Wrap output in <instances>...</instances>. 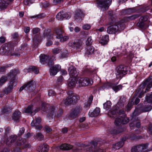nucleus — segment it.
Listing matches in <instances>:
<instances>
[{"instance_id": "obj_1", "label": "nucleus", "mask_w": 152, "mask_h": 152, "mask_svg": "<svg viewBox=\"0 0 152 152\" xmlns=\"http://www.w3.org/2000/svg\"><path fill=\"white\" fill-rule=\"evenodd\" d=\"M14 44L9 42L4 44L2 46V48L0 50V52L2 54H5L8 56H16L19 57L20 54L18 52H14Z\"/></svg>"}, {"instance_id": "obj_2", "label": "nucleus", "mask_w": 152, "mask_h": 152, "mask_svg": "<svg viewBox=\"0 0 152 152\" xmlns=\"http://www.w3.org/2000/svg\"><path fill=\"white\" fill-rule=\"evenodd\" d=\"M115 74L117 77L118 78H121L127 72L126 68L123 65H120L118 66L116 69Z\"/></svg>"}, {"instance_id": "obj_3", "label": "nucleus", "mask_w": 152, "mask_h": 152, "mask_svg": "<svg viewBox=\"0 0 152 152\" xmlns=\"http://www.w3.org/2000/svg\"><path fill=\"white\" fill-rule=\"evenodd\" d=\"M112 2L111 0H97V4L103 11L108 10Z\"/></svg>"}, {"instance_id": "obj_4", "label": "nucleus", "mask_w": 152, "mask_h": 152, "mask_svg": "<svg viewBox=\"0 0 152 152\" xmlns=\"http://www.w3.org/2000/svg\"><path fill=\"white\" fill-rule=\"evenodd\" d=\"M82 110V108L80 106L76 107L72 110L68 115V118L71 119L76 118Z\"/></svg>"}, {"instance_id": "obj_5", "label": "nucleus", "mask_w": 152, "mask_h": 152, "mask_svg": "<svg viewBox=\"0 0 152 152\" xmlns=\"http://www.w3.org/2000/svg\"><path fill=\"white\" fill-rule=\"evenodd\" d=\"M97 143L96 142L92 141L88 143L87 146L88 147L87 151H92L93 152H104V151L101 148L97 149V148L95 147L97 145Z\"/></svg>"}, {"instance_id": "obj_6", "label": "nucleus", "mask_w": 152, "mask_h": 152, "mask_svg": "<svg viewBox=\"0 0 152 152\" xmlns=\"http://www.w3.org/2000/svg\"><path fill=\"white\" fill-rule=\"evenodd\" d=\"M93 83L92 80L88 78H81L78 80V83L80 86H90Z\"/></svg>"}, {"instance_id": "obj_7", "label": "nucleus", "mask_w": 152, "mask_h": 152, "mask_svg": "<svg viewBox=\"0 0 152 152\" xmlns=\"http://www.w3.org/2000/svg\"><path fill=\"white\" fill-rule=\"evenodd\" d=\"M83 44L82 40L80 39H77L70 41L68 43V45L70 47L77 49L80 48Z\"/></svg>"}, {"instance_id": "obj_8", "label": "nucleus", "mask_w": 152, "mask_h": 152, "mask_svg": "<svg viewBox=\"0 0 152 152\" xmlns=\"http://www.w3.org/2000/svg\"><path fill=\"white\" fill-rule=\"evenodd\" d=\"M148 146L147 143L136 145L132 147V152H143L144 150L147 148Z\"/></svg>"}, {"instance_id": "obj_9", "label": "nucleus", "mask_w": 152, "mask_h": 152, "mask_svg": "<svg viewBox=\"0 0 152 152\" xmlns=\"http://www.w3.org/2000/svg\"><path fill=\"white\" fill-rule=\"evenodd\" d=\"M16 85V83L15 81V78L13 77L10 81L8 86L4 90V92L5 93L7 94L11 92L14 87Z\"/></svg>"}, {"instance_id": "obj_10", "label": "nucleus", "mask_w": 152, "mask_h": 152, "mask_svg": "<svg viewBox=\"0 0 152 152\" xmlns=\"http://www.w3.org/2000/svg\"><path fill=\"white\" fill-rule=\"evenodd\" d=\"M152 76H149L143 83L142 86L143 88H145L146 86L147 88L146 89L145 93L148 91V90L152 87Z\"/></svg>"}, {"instance_id": "obj_11", "label": "nucleus", "mask_w": 152, "mask_h": 152, "mask_svg": "<svg viewBox=\"0 0 152 152\" xmlns=\"http://www.w3.org/2000/svg\"><path fill=\"white\" fill-rule=\"evenodd\" d=\"M71 15L61 11L59 12L56 16V18L59 20H62L64 19H67L70 18Z\"/></svg>"}, {"instance_id": "obj_12", "label": "nucleus", "mask_w": 152, "mask_h": 152, "mask_svg": "<svg viewBox=\"0 0 152 152\" xmlns=\"http://www.w3.org/2000/svg\"><path fill=\"white\" fill-rule=\"evenodd\" d=\"M129 120L126 117H122L119 116V118H117L115 120V123L116 126L120 125L121 123L123 124H126L129 121Z\"/></svg>"}, {"instance_id": "obj_13", "label": "nucleus", "mask_w": 152, "mask_h": 152, "mask_svg": "<svg viewBox=\"0 0 152 152\" xmlns=\"http://www.w3.org/2000/svg\"><path fill=\"white\" fill-rule=\"evenodd\" d=\"M118 30V26L116 25H111L108 27L107 29V33L110 34H115Z\"/></svg>"}, {"instance_id": "obj_14", "label": "nucleus", "mask_w": 152, "mask_h": 152, "mask_svg": "<svg viewBox=\"0 0 152 152\" xmlns=\"http://www.w3.org/2000/svg\"><path fill=\"white\" fill-rule=\"evenodd\" d=\"M60 68V66L58 65H56L51 67L50 71V75L52 76L55 75L59 70Z\"/></svg>"}, {"instance_id": "obj_15", "label": "nucleus", "mask_w": 152, "mask_h": 152, "mask_svg": "<svg viewBox=\"0 0 152 152\" xmlns=\"http://www.w3.org/2000/svg\"><path fill=\"white\" fill-rule=\"evenodd\" d=\"M83 17V13L81 10H79L75 12V18L77 22L82 20Z\"/></svg>"}, {"instance_id": "obj_16", "label": "nucleus", "mask_w": 152, "mask_h": 152, "mask_svg": "<svg viewBox=\"0 0 152 152\" xmlns=\"http://www.w3.org/2000/svg\"><path fill=\"white\" fill-rule=\"evenodd\" d=\"M69 74L71 77L73 78H75L78 75V73L76 70V69L73 66H71L68 68Z\"/></svg>"}, {"instance_id": "obj_17", "label": "nucleus", "mask_w": 152, "mask_h": 152, "mask_svg": "<svg viewBox=\"0 0 152 152\" xmlns=\"http://www.w3.org/2000/svg\"><path fill=\"white\" fill-rule=\"evenodd\" d=\"M125 140L126 138H122L121 141L113 145L112 148L115 150L119 149L123 146L124 143V141H125Z\"/></svg>"}, {"instance_id": "obj_18", "label": "nucleus", "mask_w": 152, "mask_h": 152, "mask_svg": "<svg viewBox=\"0 0 152 152\" xmlns=\"http://www.w3.org/2000/svg\"><path fill=\"white\" fill-rule=\"evenodd\" d=\"M57 109V107L56 106L52 105L51 106L50 110V112L47 115V117L48 118L50 119L52 118V116L55 113Z\"/></svg>"}, {"instance_id": "obj_19", "label": "nucleus", "mask_w": 152, "mask_h": 152, "mask_svg": "<svg viewBox=\"0 0 152 152\" xmlns=\"http://www.w3.org/2000/svg\"><path fill=\"white\" fill-rule=\"evenodd\" d=\"M17 137L16 135H12L7 138L6 141V143L8 145L13 143L17 139Z\"/></svg>"}, {"instance_id": "obj_20", "label": "nucleus", "mask_w": 152, "mask_h": 152, "mask_svg": "<svg viewBox=\"0 0 152 152\" xmlns=\"http://www.w3.org/2000/svg\"><path fill=\"white\" fill-rule=\"evenodd\" d=\"M144 88H143L141 85L136 90L134 94H135L136 96L138 95V97L140 98H142L144 94L143 89Z\"/></svg>"}, {"instance_id": "obj_21", "label": "nucleus", "mask_w": 152, "mask_h": 152, "mask_svg": "<svg viewBox=\"0 0 152 152\" xmlns=\"http://www.w3.org/2000/svg\"><path fill=\"white\" fill-rule=\"evenodd\" d=\"M54 31L56 35V38L58 39L61 38L64 33L63 30L61 28H56L55 30Z\"/></svg>"}, {"instance_id": "obj_22", "label": "nucleus", "mask_w": 152, "mask_h": 152, "mask_svg": "<svg viewBox=\"0 0 152 152\" xmlns=\"http://www.w3.org/2000/svg\"><path fill=\"white\" fill-rule=\"evenodd\" d=\"M100 112V109L99 108L96 107L93 112H89L88 115L91 117H96L99 115Z\"/></svg>"}, {"instance_id": "obj_23", "label": "nucleus", "mask_w": 152, "mask_h": 152, "mask_svg": "<svg viewBox=\"0 0 152 152\" xmlns=\"http://www.w3.org/2000/svg\"><path fill=\"white\" fill-rule=\"evenodd\" d=\"M77 83V79L76 78H73L69 81L68 86L70 89L73 88L75 86Z\"/></svg>"}, {"instance_id": "obj_24", "label": "nucleus", "mask_w": 152, "mask_h": 152, "mask_svg": "<svg viewBox=\"0 0 152 152\" xmlns=\"http://www.w3.org/2000/svg\"><path fill=\"white\" fill-rule=\"evenodd\" d=\"M50 58L48 56L45 54H41L40 56V61L41 62L44 64L45 63H47Z\"/></svg>"}, {"instance_id": "obj_25", "label": "nucleus", "mask_w": 152, "mask_h": 152, "mask_svg": "<svg viewBox=\"0 0 152 152\" xmlns=\"http://www.w3.org/2000/svg\"><path fill=\"white\" fill-rule=\"evenodd\" d=\"M34 82L33 80L28 82L26 84H25L26 88L27 90H33L34 88Z\"/></svg>"}, {"instance_id": "obj_26", "label": "nucleus", "mask_w": 152, "mask_h": 152, "mask_svg": "<svg viewBox=\"0 0 152 152\" xmlns=\"http://www.w3.org/2000/svg\"><path fill=\"white\" fill-rule=\"evenodd\" d=\"M39 152H47L49 149V147L47 144H44L39 146Z\"/></svg>"}, {"instance_id": "obj_27", "label": "nucleus", "mask_w": 152, "mask_h": 152, "mask_svg": "<svg viewBox=\"0 0 152 152\" xmlns=\"http://www.w3.org/2000/svg\"><path fill=\"white\" fill-rule=\"evenodd\" d=\"M33 107V105H30L27 108L24 109V112L26 113H30L31 115H35V113H34L33 111H32Z\"/></svg>"}, {"instance_id": "obj_28", "label": "nucleus", "mask_w": 152, "mask_h": 152, "mask_svg": "<svg viewBox=\"0 0 152 152\" xmlns=\"http://www.w3.org/2000/svg\"><path fill=\"white\" fill-rule=\"evenodd\" d=\"M44 37H47V39H50L52 38L53 34L50 30H45L43 33Z\"/></svg>"}, {"instance_id": "obj_29", "label": "nucleus", "mask_w": 152, "mask_h": 152, "mask_svg": "<svg viewBox=\"0 0 152 152\" xmlns=\"http://www.w3.org/2000/svg\"><path fill=\"white\" fill-rule=\"evenodd\" d=\"M21 113L18 110H16L13 114L12 118L16 121L19 120L21 117Z\"/></svg>"}, {"instance_id": "obj_30", "label": "nucleus", "mask_w": 152, "mask_h": 152, "mask_svg": "<svg viewBox=\"0 0 152 152\" xmlns=\"http://www.w3.org/2000/svg\"><path fill=\"white\" fill-rule=\"evenodd\" d=\"M109 40V36L107 35H105L104 36L102 37L99 41V42L102 45H106Z\"/></svg>"}, {"instance_id": "obj_31", "label": "nucleus", "mask_w": 152, "mask_h": 152, "mask_svg": "<svg viewBox=\"0 0 152 152\" xmlns=\"http://www.w3.org/2000/svg\"><path fill=\"white\" fill-rule=\"evenodd\" d=\"M34 139L39 141H42L44 139L43 135L40 132H38L34 134Z\"/></svg>"}, {"instance_id": "obj_32", "label": "nucleus", "mask_w": 152, "mask_h": 152, "mask_svg": "<svg viewBox=\"0 0 152 152\" xmlns=\"http://www.w3.org/2000/svg\"><path fill=\"white\" fill-rule=\"evenodd\" d=\"M126 102V98L123 96L120 97L119 101L118 102L117 106L119 107H121L124 105V104Z\"/></svg>"}, {"instance_id": "obj_33", "label": "nucleus", "mask_w": 152, "mask_h": 152, "mask_svg": "<svg viewBox=\"0 0 152 152\" xmlns=\"http://www.w3.org/2000/svg\"><path fill=\"white\" fill-rule=\"evenodd\" d=\"M26 142V140L25 138H19L15 143V145L19 146L23 145Z\"/></svg>"}, {"instance_id": "obj_34", "label": "nucleus", "mask_w": 152, "mask_h": 152, "mask_svg": "<svg viewBox=\"0 0 152 152\" xmlns=\"http://www.w3.org/2000/svg\"><path fill=\"white\" fill-rule=\"evenodd\" d=\"M72 145L66 144H62L60 146V149L63 150H69L72 149Z\"/></svg>"}, {"instance_id": "obj_35", "label": "nucleus", "mask_w": 152, "mask_h": 152, "mask_svg": "<svg viewBox=\"0 0 152 152\" xmlns=\"http://www.w3.org/2000/svg\"><path fill=\"white\" fill-rule=\"evenodd\" d=\"M86 54L90 55L93 53L94 50V48L92 46H87L86 48Z\"/></svg>"}, {"instance_id": "obj_36", "label": "nucleus", "mask_w": 152, "mask_h": 152, "mask_svg": "<svg viewBox=\"0 0 152 152\" xmlns=\"http://www.w3.org/2000/svg\"><path fill=\"white\" fill-rule=\"evenodd\" d=\"M41 120L40 117L35 118V120H33L32 121L31 125L32 126H34L35 125L39 124L41 123Z\"/></svg>"}, {"instance_id": "obj_37", "label": "nucleus", "mask_w": 152, "mask_h": 152, "mask_svg": "<svg viewBox=\"0 0 152 152\" xmlns=\"http://www.w3.org/2000/svg\"><path fill=\"white\" fill-rule=\"evenodd\" d=\"M70 98L71 101H70V102L73 104L76 103L80 99L79 96L76 95H73Z\"/></svg>"}, {"instance_id": "obj_38", "label": "nucleus", "mask_w": 152, "mask_h": 152, "mask_svg": "<svg viewBox=\"0 0 152 152\" xmlns=\"http://www.w3.org/2000/svg\"><path fill=\"white\" fill-rule=\"evenodd\" d=\"M93 96L91 95L88 98V99L87 102L85 103L84 106L86 107H89L91 104L92 100H93Z\"/></svg>"}, {"instance_id": "obj_39", "label": "nucleus", "mask_w": 152, "mask_h": 152, "mask_svg": "<svg viewBox=\"0 0 152 152\" xmlns=\"http://www.w3.org/2000/svg\"><path fill=\"white\" fill-rule=\"evenodd\" d=\"M12 109L11 107L7 106L2 108L1 111L2 113H6L11 111Z\"/></svg>"}, {"instance_id": "obj_40", "label": "nucleus", "mask_w": 152, "mask_h": 152, "mask_svg": "<svg viewBox=\"0 0 152 152\" xmlns=\"http://www.w3.org/2000/svg\"><path fill=\"white\" fill-rule=\"evenodd\" d=\"M45 16L46 15L44 13H41L39 15L31 16L30 18H34L36 19H41L45 17Z\"/></svg>"}, {"instance_id": "obj_41", "label": "nucleus", "mask_w": 152, "mask_h": 152, "mask_svg": "<svg viewBox=\"0 0 152 152\" xmlns=\"http://www.w3.org/2000/svg\"><path fill=\"white\" fill-rule=\"evenodd\" d=\"M111 105V104L110 101H107L104 104V108L105 110H108L110 108Z\"/></svg>"}, {"instance_id": "obj_42", "label": "nucleus", "mask_w": 152, "mask_h": 152, "mask_svg": "<svg viewBox=\"0 0 152 152\" xmlns=\"http://www.w3.org/2000/svg\"><path fill=\"white\" fill-rule=\"evenodd\" d=\"M28 71H31H31L33 72L35 74H37L39 72V69L35 66H31L28 69Z\"/></svg>"}, {"instance_id": "obj_43", "label": "nucleus", "mask_w": 152, "mask_h": 152, "mask_svg": "<svg viewBox=\"0 0 152 152\" xmlns=\"http://www.w3.org/2000/svg\"><path fill=\"white\" fill-rule=\"evenodd\" d=\"M145 102L152 103V94L150 95L148 94L145 97Z\"/></svg>"}, {"instance_id": "obj_44", "label": "nucleus", "mask_w": 152, "mask_h": 152, "mask_svg": "<svg viewBox=\"0 0 152 152\" xmlns=\"http://www.w3.org/2000/svg\"><path fill=\"white\" fill-rule=\"evenodd\" d=\"M9 4L8 2H6L4 0H0V6L3 8H6Z\"/></svg>"}, {"instance_id": "obj_45", "label": "nucleus", "mask_w": 152, "mask_h": 152, "mask_svg": "<svg viewBox=\"0 0 152 152\" xmlns=\"http://www.w3.org/2000/svg\"><path fill=\"white\" fill-rule=\"evenodd\" d=\"M71 99L70 97H67L65 99H64L63 101V102L64 103V104L65 105H69L72 103H70V101H71Z\"/></svg>"}, {"instance_id": "obj_46", "label": "nucleus", "mask_w": 152, "mask_h": 152, "mask_svg": "<svg viewBox=\"0 0 152 152\" xmlns=\"http://www.w3.org/2000/svg\"><path fill=\"white\" fill-rule=\"evenodd\" d=\"M123 12L125 14H129L132 13L135 11L133 8H128L123 10Z\"/></svg>"}, {"instance_id": "obj_47", "label": "nucleus", "mask_w": 152, "mask_h": 152, "mask_svg": "<svg viewBox=\"0 0 152 152\" xmlns=\"http://www.w3.org/2000/svg\"><path fill=\"white\" fill-rule=\"evenodd\" d=\"M7 79V77L5 76H2L0 79V86H1L2 85L5 83Z\"/></svg>"}, {"instance_id": "obj_48", "label": "nucleus", "mask_w": 152, "mask_h": 152, "mask_svg": "<svg viewBox=\"0 0 152 152\" xmlns=\"http://www.w3.org/2000/svg\"><path fill=\"white\" fill-rule=\"evenodd\" d=\"M122 86L121 85H119L117 86H115L114 85H112V87L113 89L115 91H117L120 89L122 88Z\"/></svg>"}, {"instance_id": "obj_49", "label": "nucleus", "mask_w": 152, "mask_h": 152, "mask_svg": "<svg viewBox=\"0 0 152 152\" xmlns=\"http://www.w3.org/2000/svg\"><path fill=\"white\" fill-rule=\"evenodd\" d=\"M152 108L151 106L149 105H147L145 106L142 109V112H146L150 111Z\"/></svg>"}, {"instance_id": "obj_50", "label": "nucleus", "mask_w": 152, "mask_h": 152, "mask_svg": "<svg viewBox=\"0 0 152 152\" xmlns=\"http://www.w3.org/2000/svg\"><path fill=\"white\" fill-rule=\"evenodd\" d=\"M92 42L93 40L91 39V37H89L87 39L86 42V44L87 46H91Z\"/></svg>"}, {"instance_id": "obj_51", "label": "nucleus", "mask_w": 152, "mask_h": 152, "mask_svg": "<svg viewBox=\"0 0 152 152\" xmlns=\"http://www.w3.org/2000/svg\"><path fill=\"white\" fill-rule=\"evenodd\" d=\"M61 50L60 48H55L52 50L53 53L55 54H58L60 52Z\"/></svg>"}, {"instance_id": "obj_52", "label": "nucleus", "mask_w": 152, "mask_h": 152, "mask_svg": "<svg viewBox=\"0 0 152 152\" xmlns=\"http://www.w3.org/2000/svg\"><path fill=\"white\" fill-rule=\"evenodd\" d=\"M69 38V37L68 36H63H63L60 39V41L61 42H63L68 40Z\"/></svg>"}, {"instance_id": "obj_53", "label": "nucleus", "mask_w": 152, "mask_h": 152, "mask_svg": "<svg viewBox=\"0 0 152 152\" xmlns=\"http://www.w3.org/2000/svg\"><path fill=\"white\" fill-rule=\"evenodd\" d=\"M108 14L110 17V18L113 20L116 17L114 12L113 11H110L109 12Z\"/></svg>"}, {"instance_id": "obj_54", "label": "nucleus", "mask_w": 152, "mask_h": 152, "mask_svg": "<svg viewBox=\"0 0 152 152\" xmlns=\"http://www.w3.org/2000/svg\"><path fill=\"white\" fill-rule=\"evenodd\" d=\"M144 23L142 21H139L137 24V26L140 28H143L144 26Z\"/></svg>"}, {"instance_id": "obj_55", "label": "nucleus", "mask_w": 152, "mask_h": 152, "mask_svg": "<svg viewBox=\"0 0 152 152\" xmlns=\"http://www.w3.org/2000/svg\"><path fill=\"white\" fill-rule=\"evenodd\" d=\"M34 0H24L23 2L25 5H28L29 4H32L34 3Z\"/></svg>"}, {"instance_id": "obj_56", "label": "nucleus", "mask_w": 152, "mask_h": 152, "mask_svg": "<svg viewBox=\"0 0 152 152\" xmlns=\"http://www.w3.org/2000/svg\"><path fill=\"white\" fill-rule=\"evenodd\" d=\"M63 80V78L62 76L59 77L58 78L57 80L56 86H58L59 85L61 84V82H62Z\"/></svg>"}, {"instance_id": "obj_57", "label": "nucleus", "mask_w": 152, "mask_h": 152, "mask_svg": "<svg viewBox=\"0 0 152 152\" xmlns=\"http://www.w3.org/2000/svg\"><path fill=\"white\" fill-rule=\"evenodd\" d=\"M140 16L139 15L136 14L129 17L128 18L130 20H134L139 17Z\"/></svg>"}, {"instance_id": "obj_58", "label": "nucleus", "mask_w": 152, "mask_h": 152, "mask_svg": "<svg viewBox=\"0 0 152 152\" xmlns=\"http://www.w3.org/2000/svg\"><path fill=\"white\" fill-rule=\"evenodd\" d=\"M133 104V101H131L127 105V111L128 112L130 110Z\"/></svg>"}, {"instance_id": "obj_59", "label": "nucleus", "mask_w": 152, "mask_h": 152, "mask_svg": "<svg viewBox=\"0 0 152 152\" xmlns=\"http://www.w3.org/2000/svg\"><path fill=\"white\" fill-rule=\"evenodd\" d=\"M122 132V129H121V131H118L115 129H113L111 130L110 132V133L112 134H118L120 132Z\"/></svg>"}, {"instance_id": "obj_60", "label": "nucleus", "mask_w": 152, "mask_h": 152, "mask_svg": "<svg viewBox=\"0 0 152 152\" xmlns=\"http://www.w3.org/2000/svg\"><path fill=\"white\" fill-rule=\"evenodd\" d=\"M63 113V111L62 109L60 108L57 112V117H59L61 116Z\"/></svg>"}, {"instance_id": "obj_61", "label": "nucleus", "mask_w": 152, "mask_h": 152, "mask_svg": "<svg viewBox=\"0 0 152 152\" xmlns=\"http://www.w3.org/2000/svg\"><path fill=\"white\" fill-rule=\"evenodd\" d=\"M44 129L47 132H50L52 130V129L49 126L47 125L45 126Z\"/></svg>"}, {"instance_id": "obj_62", "label": "nucleus", "mask_w": 152, "mask_h": 152, "mask_svg": "<svg viewBox=\"0 0 152 152\" xmlns=\"http://www.w3.org/2000/svg\"><path fill=\"white\" fill-rule=\"evenodd\" d=\"M47 63L48 64L49 67H51L54 64L53 62L50 58V57L49 59V60L47 62Z\"/></svg>"}, {"instance_id": "obj_63", "label": "nucleus", "mask_w": 152, "mask_h": 152, "mask_svg": "<svg viewBox=\"0 0 152 152\" xmlns=\"http://www.w3.org/2000/svg\"><path fill=\"white\" fill-rule=\"evenodd\" d=\"M148 16H144L141 17L139 19L140 21H142L143 22L146 21L148 19Z\"/></svg>"}, {"instance_id": "obj_64", "label": "nucleus", "mask_w": 152, "mask_h": 152, "mask_svg": "<svg viewBox=\"0 0 152 152\" xmlns=\"http://www.w3.org/2000/svg\"><path fill=\"white\" fill-rule=\"evenodd\" d=\"M25 129L22 127L20 129L19 131V133L18 134V136H20L22 135L24 132Z\"/></svg>"}]
</instances>
